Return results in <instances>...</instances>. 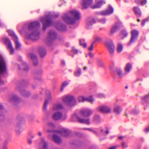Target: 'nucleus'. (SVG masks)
<instances>
[{
	"label": "nucleus",
	"mask_w": 149,
	"mask_h": 149,
	"mask_svg": "<svg viewBox=\"0 0 149 149\" xmlns=\"http://www.w3.org/2000/svg\"><path fill=\"white\" fill-rule=\"evenodd\" d=\"M148 99H149V93L148 94L146 95L143 97V101H146Z\"/></svg>",
	"instance_id": "45"
},
{
	"label": "nucleus",
	"mask_w": 149,
	"mask_h": 149,
	"mask_svg": "<svg viewBox=\"0 0 149 149\" xmlns=\"http://www.w3.org/2000/svg\"><path fill=\"white\" fill-rule=\"evenodd\" d=\"M131 37L130 41L127 44V46H130L131 43L134 42L137 40L139 36V31L136 30H133L131 31Z\"/></svg>",
	"instance_id": "9"
},
{
	"label": "nucleus",
	"mask_w": 149,
	"mask_h": 149,
	"mask_svg": "<svg viewBox=\"0 0 149 149\" xmlns=\"http://www.w3.org/2000/svg\"><path fill=\"white\" fill-rule=\"evenodd\" d=\"M96 96L98 98H101L104 97V95L103 94L98 93L96 94Z\"/></svg>",
	"instance_id": "42"
},
{
	"label": "nucleus",
	"mask_w": 149,
	"mask_h": 149,
	"mask_svg": "<svg viewBox=\"0 0 149 149\" xmlns=\"http://www.w3.org/2000/svg\"><path fill=\"white\" fill-rule=\"evenodd\" d=\"M57 29L59 31H63L64 30L66 29L65 25L63 24H62L60 23L56 24L55 25Z\"/></svg>",
	"instance_id": "20"
},
{
	"label": "nucleus",
	"mask_w": 149,
	"mask_h": 149,
	"mask_svg": "<svg viewBox=\"0 0 149 149\" xmlns=\"http://www.w3.org/2000/svg\"><path fill=\"white\" fill-rule=\"evenodd\" d=\"M122 146L123 148H127L128 146L127 143L124 142H123L122 143Z\"/></svg>",
	"instance_id": "47"
},
{
	"label": "nucleus",
	"mask_w": 149,
	"mask_h": 149,
	"mask_svg": "<svg viewBox=\"0 0 149 149\" xmlns=\"http://www.w3.org/2000/svg\"><path fill=\"white\" fill-rule=\"evenodd\" d=\"M68 84V83L67 81H65L63 82V83L61 87V91H62L64 89V88L67 86Z\"/></svg>",
	"instance_id": "37"
},
{
	"label": "nucleus",
	"mask_w": 149,
	"mask_h": 149,
	"mask_svg": "<svg viewBox=\"0 0 149 149\" xmlns=\"http://www.w3.org/2000/svg\"><path fill=\"white\" fill-rule=\"evenodd\" d=\"M113 8L110 6H109L107 10L102 11L100 13L102 15H107L112 13L113 12Z\"/></svg>",
	"instance_id": "18"
},
{
	"label": "nucleus",
	"mask_w": 149,
	"mask_h": 149,
	"mask_svg": "<svg viewBox=\"0 0 149 149\" xmlns=\"http://www.w3.org/2000/svg\"><path fill=\"white\" fill-rule=\"evenodd\" d=\"M98 110L103 113H108L111 112V109L109 107L105 105L100 106L97 108Z\"/></svg>",
	"instance_id": "14"
},
{
	"label": "nucleus",
	"mask_w": 149,
	"mask_h": 149,
	"mask_svg": "<svg viewBox=\"0 0 149 149\" xmlns=\"http://www.w3.org/2000/svg\"><path fill=\"white\" fill-rule=\"evenodd\" d=\"M117 147L116 146H113L109 147V149H116Z\"/></svg>",
	"instance_id": "51"
},
{
	"label": "nucleus",
	"mask_w": 149,
	"mask_h": 149,
	"mask_svg": "<svg viewBox=\"0 0 149 149\" xmlns=\"http://www.w3.org/2000/svg\"><path fill=\"white\" fill-rule=\"evenodd\" d=\"M122 110V107L118 103H116L115 104V107L113 109L114 112L116 114H119Z\"/></svg>",
	"instance_id": "19"
},
{
	"label": "nucleus",
	"mask_w": 149,
	"mask_h": 149,
	"mask_svg": "<svg viewBox=\"0 0 149 149\" xmlns=\"http://www.w3.org/2000/svg\"><path fill=\"white\" fill-rule=\"evenodd\" d=\"M63 108V106L61 102H58L54 105L52 109V111L55 112L52 116L53 119L63 120L67 118V116L66 114H63L61 112L58 111Z\"/></svg>",
	"instance_id": "3"
},
{
	"label": "nucleus",
	"mask_w": 149,
	"mask_h": 149,
	"mask_svg": "<svg viewBox=\"0 0 149 149\" xmlns=\"http://www.w3.org/2000/svg\"><path fill=\"white\" fill-rule=\"evenodd\" d=\"M52 18L51 16H47L40 18V21L42 22L43 24L44 30L47 27L52 25V23L51 20Z\"/></svg>",
	"instance_id": "6"
},
{
	"label": "nucleus",
	"mask_w": 149,
	"mask_h": 149,
	"mask_svg": "<svg viewBox=\"0 0 149 149\" xmlns=\"http://www.w3.org/2000/svg\"><path fill=\"white\" fill-rule=\"evenodd\" d=\"M105 45L107 48L110 54H113L115 51V47L112 41L111 40H107L105 42Z\"/></svg>",
	"instance_id": "10"
},
{
	"label": "nucleus",
	"mask_w": 149,
	"mask_h": 149,
	"mask_svg": "<svg viewBox=\"0 0 149 149\" xmlns=\"http://www.w3.org/2000/svg\"><path fill=\"white\" fill-rule=\"evenodd\" d=\"M101 132H103L104 130H103L102 129H101Z\"/></svg>",
	"instance_id": "60"
},
{
	"label": "nucleus",
	"mask_w": 149,
	"mask_h": 149,
	"mask_svg": "<svg viewBox=\"0 0 149 149\" xmlns=\"http://www.w3.org/2000/svg\"><path fill=\"white\" fill-rule=\"evenodd\" d=\"M93 120L95 123H99L101 121V119L99 116L98 115L95 116L93 117Z\"/></svg>",
	"instance_id": "31"
},
{
	"label": "nucleus",
	"mask_w": 149,
	"mask_h": 149,
	"mask_svg": "<svg viewBox=\"0 0 149 149\" xmlns=\"http://www.w3.org/2000/svg\"><path fill=\"white\" fill-rule=\"evenodd\" d=\"M95 23V20L93 19H87L86 23V28L88 29L90 27Z\"/></svg>",
	"instance_id": "22"
},
{
	"label": "nucleus",
	"mask_w": 149,
	"mask_h": 149,
	"mask_svg": "<svg viewBox=\"0 0 149 149\" xmlns=\"http://www.w3.org/2000/svg\"><path fill=\"white\" fill-rule=\"evenodd\" d=\"M3 149H7V148L6 147H4Z\"/></svg>",
	"instance_id": "59"
},
{
	"label": "nucleus",
	"mask_w": 149,
	"mask_h": 149,
	"mask_svg": "<svg viewBox=\"0 0 149 149\" xmlns=\"http://www.w3.org/2000/svg\"><path fill=\"white\" fill-rule=\"evenodd\" d=\"M93 0H81L80 3L83 9H86L91 6L92 8H97L101 7L106 2L105 0H96L95 3L92 5Z\"/></svg>",
	"instance_id": "4"
},
{
	"label": "nucleus",
	"mask_w": 149,
	"mask_h": 149,
	"mask_svg": "<svg viewBox=\"0 0 149 149\" xmlns=\"http://www.w3.org/2000/svg\"><path fill=\"white\" fill-rule=\"evenodd\" d=\"M133 10L135 15L137 16H140L141 15V12L140 9L136 7H134Z\"/></svg>",
	"instance_id": "25"
},
{
	"label": "nucleus",
	"mask_w": 149,
	"mask_h": 149,
	"mask_svg": "<svg viewBox=\"0 0 149 149\" xmlns=\"http://www.w3.org/2000/svg\"><path fill=\"white\" fill-rule=\"evenodd\" d=\"M22 67L24 68V69L25 70H27L28 69V67L26 63H25L23 65H22Z\"/></svg>",
	"instance_id": "41"
},
{
	"label": "nucleus",
	"mask_w": 149,
	"mask_h": 149,
	"mask_svg": "<svg viewBox=\"0 0 149 149\" xmlns=\"http://www.w3.org/2000/svg\"><path fill=\"white\" fill-rule=\"evenodd\" d=\"M28 142L29 143L31 144L32 143V141L31 140H29L28 141Z\"/></svg>",
	"instance_id": "55"
},
{
	"label": "nucleus",
	"mask_w": 149,
	"mask_h": 149,
	"mask_svg": "<svg viewBox=\"0 0 149 149\" xmlns=\"http://www.w3.org/2000/svg\"><path fill=\"white\" fill-rule=\"evenodd\" d=\"M54 126V124L52 123H49L48 124V127H49L53 128Z\"/></svg>",
	"instance_id": "46"
},
{
	"label": "nucleus",
	"mask_w": 149,
	"mask_h": 149,
	"mask_svg": "<svg viewBox=\"0 0 149 149\" xmlns=\"http://www.w3.org/2000/svg\"><path fill=\"white\" fill-rule=\"evenodd\" d=\"M3 108V107L2 106L1 104H0V109H2Z\"/></svg>",
	"instance_id": "56"
},
{
	"label": "nucleus",
	"mask_w": 149,
	"mask_h": 149,
	"mask_svg": "<svg viewBox=\"0 0 149 149\" xmlns=\"http://www.w3.org/2000/svg\"><path fill=\"white\" fill-rule=\"evenodd\" d=\"M123 137L122 136H120L118 137V138L119 139L121 140L123 139Z\"/></svg>",
	"instance_id": "54"
},
{
	"label": "nucleus",
	"mask_w": 149,
	"mask_h": 149,
	"mask_svg": "<svg viewBox=\"0 0 149 149\" xmlns=\"http://www.w3.org/2000/svg\"><path fill=\"white\" fill-rule=\"evenodd\" d=\"M53 139V140L58 144L60 143L61 141V140L60 138L56 134L54 135Z\"/></svg>",
	"instance_id": "26"
},
{
	"label": "nucleus",
	"mask_w": 149,
	"mask_h": 149,
	"mask_svg": "<svg viewBox=\"0 0 149 149\" xmlns=\"http://www.w3.org/2000/svg\"><path fill=\"white\" fill-rule=\"evenodd\" d=\"M132 67V65L130 63H127L125 68V72L126 73H128L130 71Z\"/></svg>",
	"instance_id": "23"
},
{
	"label": "nucleus",
	"mask_w": 149,
	"mask_h": 149,
	"mask_svg": "<svg viewBox=\"0 0 149 149\" xmlns=\"http://www.w3.org/2000/svg\"><path fill=\"white\" fill-rule=\"evenodd\" d=\"M122 26V23L120 22L116 23L113 25L109 33L110 35H112L118 29V28Z\"/></svg>",
	"instance_id": "12"
},
{
	"label": "nucleus",
	"mask_w": 149,
	"mask_h": 149,
	"mask_svg": "<svg viewBox=\"0 0 149 149\" xmlns=\"http://www.w3.org/2000/svg\"><path fill=\"white\" fill-rule=\"evenodd\" d=\"M117 72L118 76L120 77H122L124 75V74L122 73V70L120 68L117 69Z\"/></svg>",
	"instance_id": "35"
},
{
	"label": "nucleus",
	"mask_w": 149,
	"mask_h": 149,
	"mask_svg": "<svg viewBox=\"0 0 149 149\" xmlns=\"http://www.w3.org/2000/svg\"><path fill=\"white\" fill-rule=\"evenodd\" d=\"M92 63V62L90 61H89L88 62V63L89 64H91Z\"/></svg>",
	"instance_id": "57"
},
{
	"label": "nucleus",
	"mask_w": 149,
	"mask_h": 149,
	"mask_svg": "<svg viewBox=\"0 0 149 149\" xmlns=\"http://www.w3.org/2000/svg\"><path fill=\"white\" fill-rule=\"evenodd\" d=\"M39 52L41 57H43L45 55L46 52L45 49L41 48L39 49Z\"/></svg>",
	"instance_id": "30"
},
{
	"label": "nucleus",
	"mask_w": 149,
	"mask_h": 149,
	"mask_svg": "<svg viewBox=\"0 0 149 149\" xmlns=\"http://www.w3.org/2000/svg\"><path fill=\"white\" fill-rule=\"evenodd\" d=\"M72 120H74L75 119L78 120L79 122L85 123L87 124H90V121L88 119H83L80 118L79 116L76 113H74L72 116Z\"/></svg>",
	"instance_id": "11"
},
{
	"label": "nucleus",
	"mask_w": 149,
	"mask_h": 149,
	"mask_svg": "<svg viewBox=\"0 0 149 149\" xmlns=\"http://www.w3.org/2000/svg\"><path fill=\"white\" fill-rule=\"evenodd\" d=\"M52 100V97L51 93H49L46 95L45 99V101L43 106V110L46 111L47 109V105L49 102Z\"/></svg>",
	"instance_id": "17"
},
{
	"label": "nucleus",
	"mask_w": 149,
	"mask_h": 149,
	"mask_svg": "<svg viewBox=\"0 0 149 149\" xmlns=\"http://www.w3.org/2000/svg\"><path fill=\"white\" fill-rule=\"evenodd\" d=\"M21 94L24 96H27L29 95V93L27 91L24 90L21 92Z\"/></svg>",
	"instance_id": "40"
},
{
	"label": "nucleus",
	"mask_w": 149,
	"mask_h": 149,
	"mask_svg": "<svg viewBox=\"0 0 149 149\" xmlns=\"http://www.w3.org/2000/svg\"><path fill=\"white\" fill-rule=\"evenodd\" d=\"M128 34V33L126 30H123L121 31L120 36H123V38H122L123 39L124 38L127 37Z\"/></svg>",
	"instance_id": "33"
},
{
	"label": "nucleus",
	"mask_w": 149,
	"mask_h": 149,
	"mask_svg": "<svg viewBox=\"0 0 149 149\" xmlns=\"http://www.w3.org/2000/svg\"><path fill=\"white\" fill-rule=\"evenodd\" d=\"M72 52L74 54H77L79 53H81V52L80 51H79L77 50V49H76L74 47H73L72 48Z\"/></svg>",
	"instance_id": "39"
},
{
	"label": "nucleus",
	"mask_w": 149,
	"mask_h": 149,
	"mask_svg": "<svg viewBox=\"0 0 149 149\" xmlns=\"http://www.w3.org/2000/svg\"><path fill=\"white\" fill-rule=\"evenodd\" d=\"M86 101H87L90 102L91 104H93L94 101V99L93 96H90L89 97H86Z\"/></svg>",
	"instance_id": "32"
},
{
	"label": "nucleus",
	"mask_w": 149,
	"mask_h": 149,
	"mask_svg": "<svg viewBox=\"0 0 149 149\" xmlns=\"http://www.w3.org/2000/svg\"><path fill=\"white\" fill-rule=\"evenodd\" d=\"M81 74V70L80 69H78L77 70L74 72V75L75 76L78 77Z\"/></svg>",
	"instance_id": "38"
},
{
	"label": "nucleus",
	"mask_w": 149,
	"mask_h": 149,
	"mask_svg": "<svg viewBox=\"0 0 149 149\" xmlns=\"http://www.w3.org/2000/svg\"><path fill=\"white\" fill-rule=\"evenodd\" d=\"M47 144L43 139H42L39 144V147L40 148L46 149L47 148Z\"/></svg>",
	"instance_id": "21"
},
{
	"label": "nucleus",
	"mask_w": 149,
	"mask_h": 149,
	"mask_svg": "<svg viewBox=\"0 0 149 149\" xmlns=\"http://www.w3.org/2000/svg\"><path fill=\"white\" fill-rule=\"evenodd\" d=\"M86 97L83 96H80L78 97V100L80 102H83L86 101Z\"/></svg>",
	"instance_id": "34"
},
{
	"label": "nucleus",
	"mask_w": 149,
	"mask_h": 149,
	"mask_svg": "<svg viewBox=\"0 0 149 149\" xmlns=\"http://www.w3.org/2000/svg\"><path fill=\"white\" fill-rule=\"evenodd\" d=\"M14 97V100H16V99H15V97Z\"/></svg>",
	"instance_id": "61"
},
{
	"label": "nucleus",
	"mask_w": 149,
	"mask_h": 149,
	"mask_svg": "<svg viewBox=\"0 0 149 149\" xmlns=\"http://www.w3.org/2000/svg\"><path fill=\"white\" fill-rule=\"evenodd\" d=\"M38 135L40 136L41 135V132H39L38 133Z\"/></svg>",
	"instance_id": "58"
},
{
	"label": "nucleus",
	"mask_w": 149,
	"mask_h": 149,
	"mask_svg": "<svg viewBox=\"0 0 149 149\" xmlns=\"http://www.w3.org/2000/svg\"><path fill=\"white\" fill-rule=\"evenodd\" d=\"M135 2L141 6L145 5L146 3V0H135Z\"/></svg>",
	"instance_id": "29"
},
{
	"label": "nucleus",
	"mask_w": 149,
	"mask_h": 149,
	"mask_svg": "<svg viewBox=\"0 0 149 149\" xmlns=\"http://www.w3.org/2000/svg\"><path fill=\"white\" fill-rule=\"evenodd\" d=\"M86 69V68H84V70H85Z\"/></svg>",
	"instance_id": "63"
},
{
	"label": "nucleus",
	"mask_w": 149,
	"mask_h": 149,
	"mask_svg": "<svg viewBox=\"0 0 149 149\" xmlns=\"http://www.w3.org/2000/svg\"><path fill=\"white\" fill-rule=\"evenodd\" d=\"M93 113L92 110L89 109H85L82 110L81 112V115L84 117H88L91 116Z\"/></svg>",
	"instance_id": "13"
},
{
	"label": "nucleus",
	"mask_w": 149,
	"mask_h": 149,
	"mask_svg": "<svg viewBox=\"0 0 149 149\" xmlns=\"http://www.w3.org/2000/svg\"><path fill=\"white\" fill-rule=\"evenodd\" d=\"M65 62L63 61H62L61 62V64L62 65H65Z\"/></svg>",
	"instance_id": "53"
},
{
	"label": "nucleus",
	"mask_w": 149,
	"mask_h": 149,
	"mask_svg": "<svg viewBox=\"0 0 149 149\" xmlns=\"http://www.w3.org/2000/svg\"><path fill=\"white\" fill-rule=\"evenodd\" d=\"M123 49V46L120 43H119L117 44L116 51L118 53H120Z\"/></svg>",
	"instance_id": "27"
},
{
	"label": "nucleus",
	"mask_w": 149,
	"mask_h": 149,
	"mask_svg": "<svg viewBox=\"0 0 149 149\" xmlns=\"http://www.w3.org/2000/svg\"><path fill=\"white\" fill-rule=\"evenodd\" d=\"M29 56L32 60L34 65H36L38 64V61L36 56L33 54H31L29 55Z\"/></svg>",
	"instance_id": "24"
},
{
	"label": "nucleus",
	"mask_w": 149,
	"mask_h": 149,
	"mask_svg": "<svg viewBox=\"0 0 149 149\" xmlns=\"http://www.w3.org/2000/svg\"><path fill=\"white\" fill-rule=\"evenodd\" d=\"M80 44L84 47H86L87 45L86 43L85 42L84 40L83 39L80 40H79Z\"/></svg>",
	"instance_id": "36"
},
{
	"label": "nucleus",
	"mask_w": 149,
	"mask_h": 149,
	"mask_svg": "<svg viewBox=\"0 0 149 149\" xmlns=\"http://www.w3.org/2000/svg\"><path fill=\"white\" fill-rule=\"evenodd\" d=\"M105 129L106 130V132H105L106 134H108L109 133V128L107 127H106L105 128Z\"/></svg>",
	"instance_id": "50"
},
{
	"label": "nucleus",
	"mask_w": 149,
	"mask_h": 149,
	"mask_svg": "<svg viewBox=\"0 0 149 149\" xmlns=\"http://www.w3.org/2000/svg\"><path fill=\"white\" fill-rule=\"evenodd\" d=\"M1 40L6 45L7 49L9 51L10 54H13L14 52V49L10 40L7 37H2L1 38Z\"/></svg>",
	"instance_id": "7"
},
{
	"label": "nucleus",
	"mask_w": 149,
	"mask_h": 149,
	"mask_svg": "<svg viewBox=\"0 0 149 149\" xmlns=\"http://www.w3.org/2000/svg\"><path fill=\"white\" fill-rule=\"evenodd\" d=\"M9 35L12 37L13 39L15 42V45L16 49H19L21 47V44L19 42L17 36L15 34L13 31L11 30H8Z\"/></svg>",
	"instance_id": "8"
},
{
	"label": "nucleus",
	"mask_w": 149,
	"mask_h": 149,
	"mask_svg": "<svg viewBox=\"0 0 149 149\" xmlns=\"http://www.w3.org/2000/svg\"><path fill=\"white\" fill-rule=\"evenodd\" d=\"M88 55L90 56V58H92L93 56V54L91 52H90L88 53Z\"/></svg>",
	"instance_id": "49"
},
{
	"label": "nucleus",
	"mask_w": 149,
	"mask_h": 149,
	"mask_svg": "<svg viewBox=\"0 0 149 149\" xmlns=\"http://www.w3.org/2000/svg\"><path fill=\"white\" fill-rule=\"evenodd\" d=\"M80 17V12L77 10L74 9L64 14L62 18L66 23L72 24L75 23L76 20L79 19Z\"/></svg>",
	"instance_id": "2"
},
{
	"label": "nucleus",
	"mask_w": 149,
	"mask_h": 149,
	"mask_svg": "<svg viewBox=\"0 0 149 149\" xmlns=\"http://www.w3.org/2000/svg\"><path fill=\"white\" fill-rule=\"evenodd\" d=\"M99 21L102 24L105 23L106 22V20L105 19H101L99 20Z\"/></svg>",
	"instance_id": "44"
},
{
	"label": "nucleus",
	"mask_w": 149,
	"mask_h": 149,
	"mask_svg": "<svg viewBox=\"0 0 149 149\" xmlns=\"http://www.w3.org/2000/svg\"><path fill=\"white\" fill-rule=\"evenodd\" d=\"M62 102L69 106L72 107L75 105L76 101L73 96L67 95L63 97Z\"/></svg>",
	"instance_id": "5"
},
{
	"label": "nucleus",
	"mask_w": 149,
	"mask_h": 149,
	"mask_svg": "<svg viewBox=\"0 0 149 149\" xmlns=\"http://www.w3.org/2000/svg\"><path fill=\"white\" fill-rule=\"evenodd\" d=\"M148 19H145L142 21L141 23V25L142 26L144 25L145 22L148 20Z\"/></svg>",
	"instance_id": "48"
},
{
	"label": "nucleus",
	"mask_w": 149,
	"mask_h": 149,
	"mask_svg": "<svg viewBox=\"0 0 149 149\" xmlns=\"http://www.w3.org/2000/svg\"><path fill=\"white\" fill-rule=\"evenodd\" d=\"M93 38L94 40L93 42L94 43L96 42H100L102 40V38L99 36L97 35L95 36Z\"/></svg>",
	"instance_id": "28"
},
{
	"label": "nucleus",
	"mask_w": 149,
	"mask_h": 149,
	"mask_svg": "<svg viewBox=\"0 0 149 149\" xmlns=\"http://www.w3.org/2000/svg\"><path fill=\"white\" fill-rule=\"evenodd\" d=\"M40 26V24L37 21L31 22L28 26V31L26 34V38L33 40H37L39 35L38 28Z\"/></svg>",
	"instance_id": "1"
},
{
	"label": "nucleus",
	"mask_w": 149,
	"mask_h": 149,
	"mask_svg": "<svg viewBox=\"0 0 149 149\" xmlns=\"http://www.w3.org/2000/svg\"><path fill=\"white\" fill-rule=\"evenodd\" d=\"M56 36V34L55 32L53 30L50 31L48 34V36L46 38V40L48 42H50L52 40L55 39Z\"/></svg>",
	"instance_id": "15"
},
{
	"label": "nucleus",
	"mask_w": 149,
	"mask_h": 149,
	"mask_svg": "<svg viewBox=\"0 0 149 149\" xmlns=\"http://www.w3.org/2000/svg\"><path fill=\"white\" fill-rule=\"evenodd\" d=\"M86 129L91 131H92V132H94V131L93 130V129L91 128H86Z\"/></svg>",
	"instance_id": "52"
},
{
	"label": "nucleus",
	"mask_w": 149,
	"mask_h": 149,
	"mask_svg": "<svg viewBox=\"0 0 149 149\" xmlns=\"http://www.w3.org/2000/svg\"><path fill=\"white\" fill-rule=\"evenodd\" d=\"M56 133L59 135L66 137L69 135V132L68 130L64 128H61V130L57 131Z\"/></svg>",
	"instance_id": "16"
},
{
	"label": "nucleus",
	"mask_w": 149,
	"mask_h": 149,
	"mask_svg": "<svg viewBox=\"0 0 149 149\" xmlns=\"http://www.w3.org/2000/svg\"><path fill=\"white\" fill-rule=\"evenodd\" d=\"M94 43H93V42L91 45L88 48V50L89 51H91L93 50L94 47Z\"/></svg>",
	"instance_id": "43"
},
{
	"label": "nucleus",
	"mask_w": 149,
	"mask_h": 149,
	"mask_svg": "<svg viewBox=\"0 0 149 149\" xmlns=\"http://www.w3.org/2000/svg\"><path fill=\"white\" fill-rule=\"evenodd\" d=\"M137 21H138V22H139L140 21V20H139V19H137Z\"/></svg>",
	"instance_id": "62"
},
{
	"label": "nucleus",
	"mask_w": 149,
	"mask_h": 149,
	"mask_svg": "<svg viewBox=\"0 0 149 149\" xmlns=\"http://www.w3.org/2000/svg\"><path fill=\"white\" fill-rule=\"evenodd\" d=\"M125 88H128V86H126L125 87Z\"/></svg>",
	"instance_id": "64"
}]
</instances>
